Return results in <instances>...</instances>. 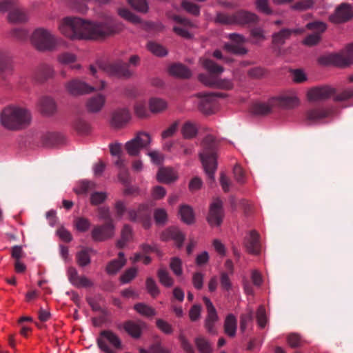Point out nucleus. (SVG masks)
Returning <instances> with one entry per match:
<instances>
[{
  "instance_id": "50",
  "label": "nucleus",
  "mask_w": 353,
  "mask_h": 353,
  "mask_svg": "<svg viewBox=\"0 0 353 353\" xmlns=\"http://www.w3.org/2000/svg\"><path fill=\"white\" fill-rule=\"evenodd\" d=\"M134 109L136 116L139 118L143 119L149 116L147 105L143 101H137L134 105Z\"/></svg>"
},
{
  "instance_id": "6",
  "label": "nucleus",
  "mask_w": 353,
  "mask_h": 353,
  "mask_svg": "<svg viewBox=\"0 0 353 353\" xmlns=\"http://www.w3.org/2000/svg\"><path fill=\"white\" fill-rule=\"evenodd\" d=\"M200 98L199 109L205 114H210L215 112L217 108V99L225 98L226 94L223 92H200L197 94Z\"/></svg>"
},
{
  "instance_id": "22",
  "label": "nucleus",
  "mask_w": 353,
  "mask_h": 353,
  "mask_svg": "<svg viewBox=\"0 0 353 353\" xmlns=\"http://www.w3.org/2000/svg\"><path fill=\"white\" fill-rule=\"evenodd\" d=\"M332 112L330 108L316 107L308 110L305 113V118L310 123H316L323 119L329 117Z\"/></svg>"
},
{
  "instance_id": "31",
  "label": "nucleus",
  "mask_w": 353,
  "mask_h": 353,
  "mask_svg": "<svg viewBox=\"0 0 353 353\" xmlns=\"http://www.w3.org/2000/svg\"><path fill=\"white\" fill-rule=\"evenodd\" d=\"M41 112L47 116L53 114L57 110V105L54 101L48 97H45L40 100Z\"/></svg>"
},
{
  "instance_id": "5",
  "label": "nucleus",
  "mask_w": 353,
  "mask_h": 353,
  "mask_svg": "<svg viewBox=\"0 0 353 353\" xmlns=\"http://www.w3.org/2000/svg\"><path fill=\"white\" fill-rule=\"evenodd\" d=\"M321 65H333L339 67H347L353 63V43L347 46L343 53H332L321 56L318 59Z\"/></svg>"
},
{
  "instance_id": "34",
  "label": "nucleus",
  "mask_w": 353,
  "mask_h": 353,
  "mask_svg": "<svg viewBox=\"0 0 353 353\" xmlns=\"http://www.w3.org/2000/svg\"><path fill=\"white\" fill-rule=\"evenodd\" d=\"M53 75L54 70L52 67L46 64H43L38 68L35 72L34 77L37 81L41 82L52 77Z\"/></svg>"
},
{
  "instance_id": "44",
  "label": "nucleus",
  "mask_w": 353,
  "mask_h": 353,
  "mask_svg": "<svg viewBox=\"0 0 353 353\" xmlns=\"http://www.w3.org/2000/svg\"><path fill=\"white\" fill-rule=\"evenodd\" d=\"M8 19L13 23H23L26 21L27 17L21 10L14 8L10 11Z\"/></svg>"
},
{
  "instance_id": "1",
  "label": "nucleus",
  "mask_w": 353,
  "mask_h": 353,
  "mask_svg": "<svg viewBox=\"0 0 353 353\" xmlns=\"http://www.w3.org/2000/svg\"><path fill=\"white\" fill-rule=\"evenodd\" d=\"M122 28V24L110 16L96 22L67 17L62 19L59 26L60 32L73 40H101L119 33Z\"/></svg>"
},
{
  "instance_id": "35",
  "label": "nucleus",
  "mask_w": 353,
  "mask_h": 353,
  "mask_svg": "<svg viewBox=\"0 0 353 353\" xmlns=\"http://www.w3.org/2000/svg\"><path fill=\"white\" fill-rule=\"evenodd\" d=\"M194 343L199 353H213L212 344L205 337L203 336L196 337Z\"/></svg>"
},
{
  "instance_id": "32",
  "label": "nucleus",
  "mask_w": 353,
  "mask_h": 353,
  "mask_svg": "<svg viewBox=\"0 0 353 353\" xmlns=\"http://www.w3.org/2000/svg\"><path fill=\"white\" fill-rule=\"evenodd\" d=\"M12 71L10 59L3 54H0V80H4Z\"/></svg>"
},
{
  "instance_id": "60",
  "label": "nucleus",
  "mask_w": 353,
  "mask_h": 353,
  "mask_svg": "<svg viewBox=\"0 0 353 353\" xmlns=\"http://www.w3.org/2000/svg\"><path fill=\"white\" fill-rule=\"evenodd\" d=\"M256 320L261 328L265 327L267 323V316L264 306L260 305L256 312Z\"/></svg>"
},
{
  "instance_id": "25",
  "label": "nucleus",
  "mask_w": 353,
  "mask_h": 353,
  "mask_svg": "<svg viewBox=\"0 0 353 353\" xmlns=\"http://www.w3.org/2000/svg\"><path fill=\"white\" fill-rule=\"evenodd\" d=\"M157 180L163 183H170L175 181L177 174L173 168L169 167H161L159 169L157 174Z\"/></svg>"
},
{
  "instance_id": "51",
  "label": "nucleus",
  "mask_w": 353,
  "mask_h": 353,
  "mask_svg": "<svg viewBox=\"0 0 353 353\" xmlns=\"http://www.w3.org/2000/svg\"><path fill=\"white\" fill-rule=\"evenodd\" d=\"M255 6L257 10L266 15L272 14L273 11L270 7L268 0H256Z\"/></svg>"
},
{
  "instance_id": "15",
  "label": "nucleus",
  "mask_w": 353,
  "mask_h": 353,
  "mask_svg": "<svg viewBox=\"0 0 353 353\" xmlns=\"http://www.w3.org/2000/svg\"><path fill=\"white\" fill-rule=\"evenodd\" d=\"M203 301L207 309V315L204 321V327L207 332L211 334L217 333L215 324L219 321V316L216 310L211 301L206 296L203 298Z\"/></svg>"
},
{
  "instance_id": "10",
  "label": "nucleus",
  "mask_w": 353,
  "mask_h": 353,
  "mask_svg": "<svg viewBox=\"0 0 353 353\" xmlns=\"http://www.w3.org/2000/svg\"><path fill=\"white\" fill-rule=\"evenodd\" d=\"M105 86V83L103 81H100L99 85H96L93 87L77 79H72L65 85L67 92L74 96L87 94L94 90H102Z\"/></svg>"
},
{
  "instance_id": "42",
  "label": "nucleus",
  "mask_w": 353,
  "mask_h": 353,
  "mask_svg": "<svg viewBox=\"0 0 353 353\" xmlns=\"http://www.w3.org/2000/svg\"><path fill=\"white\" fill-rule=\"evenodd\" d=\"M132 238V228L129 225H125L121 231V238L117 242V247L123 248Z\"/></svg>"
},
{
  "instance_id": "43",
  "label": "nucleus",
  "mask_w": 353,
  "mask_h": 353,
  "mask_svg": "<svg viewBox=\"0 0 353 353\" xmlns=\"http://www.w3.org/2000/svg\"><path fill=\"white\" fill-rule=\"evenodd\" d=\"M181 133L185 139H192L197 134V128L194 123L187 121L182 126Z\"/></svg>"
},
{
  "instance_id": "13",
  "label": "nucleus",
  "mask_w": 353,
  "mask_h": 353,
  "mask_svg": "<svg viewBox=\"0 0 353 353\" xmlns=\"http://www.w3.org/2000/svg\"><path fill=\"white\" fill-rule=\"evenodd\" d=\"M336 89L325 85L310 88L307 92V98L310 102L324 101L336 94Z\"/></svg>"
},
{
  "instance_id": "18",
  "label": "nucleus",
  "mask_w": 353,
  "mask_h": 353,
  "mask_svg": "<svg viewBox=\"0 0 353 353\" xmlns=\"http://www.w3.org/2000/svg\"><path fill=\"white\" fill-rule=\"evenodd\" d=\"M232 43H225L224 48L229 52L237 55H243L248 52V50L242 46L245 40L242 35L232 33L229 35Z\"/></svg>"
},
{
  "instance_id": "45",
  "label": "nucleus",
  "mask_w": 353,
  "mask_h": 353,
  "mask_svg": "<svg viewBox=\"0 0 353 353\" xmlns=\"http://www.w3.org/2000/svg\"><path fill=\"white\" fill-rule=\"evenodd\" d=\"M134 309L138 313L145 316L150 317L156 314V311L154 308L143 303L135 304Z\"/></svg>"
},
{
  "instance_id": "63",
  "label": "nucleus",
  "mask_w": 353,
  "mask_h": 353,
  "mask_svg": "<svg viewBox=\"0 0 353 353\" xmlns=\"http://www.w3.org/2000/svg\"><path fill=\"white\" fill-rule=\"evenodd\" d=\"M154 217L157 224H165L167 221L168 214L163 208H157L154 212Z\"/></svg>"
},
{
  "instance_id": "8",
  "label": "nucleus",
  "mask_w": 353,
  "mask_h": 353,
  "mask_svg": "<svg viewBox=\"0 0 353 353\" xmlns=\"http://www.w3.org/2000/svg\"><path fill=\"white\" fill-rule=\"evenodd\" d=\"M150 142L151 137L148 133L139 132L132 139L125 143V148L129 155L135 157L139 155L142 148H147Z\"/></svg>"
},
{
  "instance_id": "40",
  "label": "nucleus",
  "mask_w": 353,
  "mask_h": 353,
  "mask_svg": "<svg viewBox=\"0 0 353 353\" xmlns=\"http://www.w3.org/2000/svg\"><path fill=\"white\" fill-rule=\"evenodd\" d=\"M214 21L221 25H235L234 13L229 14L219 12L216 13Z\"/></svg>"
},
{
  "instance_id": "59",
  "label": "nucleus",
  "mask_w": 353,
  "mask_h": 353,
  "mask_svg": "<svg viewBox=\"0 0 353 353\" xmlns=\"http://www.w3.org/2000/svg\"><path fill=\"white\" fill-rule=\"evenodd\" d=\"M129 4L139 12H146L148 3L145 0H128Z\"/></svg>"
},
{
  "instance_id": "9",
  "label": "nucleus",
  "mask_w": 353,
  "mask_h": 353,
  "mask_svg": "<svg viewBox=\"0 0 353 353\" xmlns=\"http://www.w3.org/2000/svg\"><path fill=\"white\" fill-rule=\"evenodd\" d=\"M305 32V28H282L279 32H274L272 36V48L276 54L281 53V46L285 44L286 40L289 39L292 34L299 35Z\"/></svg>"
},
{
  "instance_id": "41",
  "label": "nucleus",
  "mask_w": 353,
  "mask_h": 353,
  "mask_svg": "<svg viewBox=\"0 0 353 353\" xmlns=\"http://www.w3.org/2000/svg\"><path fill=\"white\" fill-rule=\"evenodd\" d=\"M314 6V0H299L290 6L292 10L303 12L312 8Z\"/></svg>"
},
{
  "instance_id": "49",
  "label": "nucleus",
  "mask_w": 353,
  "mask_h": 353,
  "mask_svg": "<svg viewBox=\"0 0 353 353\" xmlns=\"http://www.w3.org/2000/svg\"><path fill=\"white\" fill-rule=\"evenodd\" d=\"M334 101L336 102L345 101L353 97V88H347L334 94Z\"/></svg>"
},
{
  "instance_id": "11",
  "label": "nucleus",
  "mask_w": 353,
  "mask_h": 353,
  "mask_svg": "<svg viewBox=\"0 0 353 353\" xmlns=\"http://www.w3.org/2000/svg\"><path fill=\"white\" fill-rule=\"evenodd\" d=\"M100 68L110 76L119 78H130L132 73L128 68V65L121 60L114 62L103 63Z\"/></svg>"
},
{
  "instance_id": "30",
  "label": "nucleus",
  "mask_w": 353,
  "mask_h": 353,
  "mask_svg": "<svg viewBox=\"0 0 353 353\" xmlns=\"http://www.w3.org/2000/svg\"><path fill=\"white\" fill-rule=\"evenodd\" d=\"M170 73L175 77L183 79H188L191 77L190 70L181 63H174L169 68Z\"/></svg>"
},
{
  "instance_id": "28",
  "label": "nucleus",
  "mask_w": 353,
  "mask_h": 353,
  "mask_svg": "<svg viewBox=\"0 0 353 353\" xmlns=\"http://www.w3.org/2000/svg\"><path fill=\"white\" fill-rule=\"evenodd\" d=\"M237 328L236 318L232 314H228L224 321V333L229 337L233 338L236 336Z\"/></svg>"
},
{
  "instance_id": "54",
  "label": "nucleus",
  "mask_w": 353,
  "mask_h": 353,
  "mask_svg": "<svg viewBox=\"0 0 353 353\" xmlns=\"http://www.w3.org/2000/svg\"><path fill=\"white\" fill-rule=\"evenodd\" d=\"M181 6L185 10L194 16H199L200 14V7L191 1H183Z\"/></svg>"
},
{
  "instance_id": "56",
  "label": "nucleus",
  "mask_w": 353,
  "mask_h": 353,
  "mask_svg": "<svg viewBox=\"0 0 353 353\" xmlns=\"http://www.w3.org/2000/svg\"><path fill=\"white\" fill-rule=\"evenodd\" d=\"M95 187V183L90 181H82L75 190L77 194H85Z\"/></svg>"
},
{
  "instance_id": "21",
  "label": "nucleus",
  "mask_w": 353,
  "mask_h": 353,
  "mask_svg": "<svg viewBox=\"0 0 353 353\" xmlns=\"http://www.w3.org/2000/svg\"><path fill=\"white\" fill-rule=\"evenodd\" d=\"M235 25L245 26L256 24L259 20V17L250 11L245 10H239L234 12Z\"/></svg>"
},
{
  "instance_id": "39",
  "label": "nucleus",
  "mask_w": 353,
  "mask_h": 353,
  "mask_svg": "<svg viewBox=\"0 0 353 353\" xmlns=\"http://www.w3.org/2000/svg\"><path fill=\"white\" fill-rule=\"evenodd\" d=\"M159 282L165 287L170 288L174 285V279L170 276L165 268H161L157 271Z\"/></svg>"
},
{
  "instance_id": "29",
  "label": "nucleus",
  "mask_w": 353,
  "mask_h": 353,
  "mask_svg": "<svg viewBox=\"0 0 353 353\" xmlns=\"http://www.w3.org/2000/svg\"><path fill=\"white\" fill-rule=\"evenodd\" d=\"M105 101V97L101 94L90 98L87 101L88 111L91 112L100 111L104 105Z\"/></svg>"
},
{
  "instance_id": "3",
  "label": "nucleus",
  "mask_w": 353,
  "mask_h": 353,
  "mask_svg": "<svg viewBox=\"0 0 353 353\" xmlns=\"http://www.w3.org/2000/svg\"><path fill=\"white\" fill-rule=\"evenodd\" d=\"M30 111L24 108L9 106L1 114V123L9 130H19L28 126L31 121Z\"/></svg>"
},
{
  "instance_id": "2",
  "label": "nucleus",
  "mask_w": 353,
  "mask_h": 353,
  "mask_svg": "<svg viewBox=\"0 0 353 353\" xmlns=\"http://www.w3.org/2000/svg\"><path fill=\"white\" fill-rule=\"evenodd\" d=\"M217 147L216 139L211 134L207 135L202 141V151L199 153L204 170L211 182L214 181L217 168Z\"/></svg>"
},
{
  "instance_id": "16",
  "label": "nucleus",
  "mask_w": 353,
  "mask_h": 353,
  "mask_svg": "<svg viewBox=\"0 0 353 353\" xmlns=\"http://www.w3.org/2000/svg\"><path fill=\"white\" fill-rule=\"evenodd\" d=\"M353 17V8L348 3H342L339 5L329 19L334 23H345Z\"/></svg>"
},
{
  "instance_id": "58",
  "label": "nucleus",
  "mask_w": 353,
  "mask_h": 353,
  "mask_svg": "<svg viewBox=\"0 0 353 353\" xmlns=\"http://www.w3.org/2000/svg\"><path fill=\"white\" fill-rule=\"evenodd\" d=\"M321 41V37L319 36V34L312 33L305 37L303 40V44L306 46L312 47L318 45Z\"/></svg>"
},
{
  "instance_id": "27",
  "label": "nucleus",
  "mask_w": 353,
  "mask_h": 353,
  "mask_svg": "<svg viewBox=\"0 0 353 353\" xmlns=\"http://www.w3.org/2000/svg\"><path fill=\"white\" fill-rule=\"evenodd\" d=\"M126 263L124 253L120 252L118 254V258L111 261L106 267V271L110 274H114L120 270Z\"/></svg>"
},
{
  "instance_id": "23",
  "label": "nucleus",
  "mask_w": 353,
  "mask_h": 353,
  "mask_svg": "<svg viewBox=\"0 0 353 353\" xmlns=\"http://www.w3.org/2000/svg\"><path fill=\"white\" fill-rule=\"evenodd\" d=\"M131 119L128 110L120 108L114 110L112 115L111 124L116 128H123Z\"/></svg>"
},
{
  "instance_id": "38",
  "label": "nucleus",
  "mask_w": 353,
  "mask_h": 353,
  "mask_svg": "<svg viewBox=\"0 0 353 353\" xmlns=\"http://www.w3.org/2000/svg\"><path fill=\"white\" fill-rule=\"evenodd\" d=\"M327 28V26L325 23L320 21H314L307 23L304 28L305 30L307 29L313 31V33L319 34V36L322 37V34L325 32Z\"/></svg>"
},
{
  "instance_id": "46",
  "label": "nucleus",
  "mask_w": 353,
  "mask_h": 353,
  "mask_svg": "<svg viewBox=\"0 0 353 353\" xmlns=\"http://www.w3.org/2000/svg\"><path fill=\"white\" fill-rule=\"evenodd\" d=\"M147 48L149 51L156 56L163 57L168 53L163 46L154 41H149L147 44Z\"/></svg>"
},
{
  "instance_id": "14",
  "label": "nucleus",
  "mask_w": 353,
  "mask_h": 353,
  "mask_svg": "<svg viewBox=\"0 0 353 353\" xmlns=\"http://www.w3.org/2000/svg\"><path fill=\"white\" fill-rule=\"evenodd\" d=\"M115 225L114 223H104L96 225L91 231L92 239L95 242H103L113 237Z\"/></svg>"
},
{
  "instance_id": "37",
  "label": "nucleus",
  "mask_w": 353,
  "mask_h": 353,
  "mask_svg": "<svg viewBox=\"0 0 353 353\" xmlns=\"http://www.w3.org/2000/svg\"><path fill=\"white\" fill-rule=\"evenodd\" d=\"M150 110L152 113H159L167 108V103L160 98H152L149 101Z\"/></svg>"
},
{
  "instance_id": "47",
  "label": "nucleus",
  "mask_w": 353,
  "mask_h": 353,
  "mask_svg": "<svg viewBox=\"0 0 353 353\" xmlns=\"http://www.w3.org/2000/svg\"><path fill=\"white\" fill-rule=\"evenodd\" d=\"M145 287L148 292L153 297H157L160 294L159 288L152 277H148L145 281Z\"/></svg>"
},
{
  "instance_id": "52",
  "label": "nucleus",
  "mask_w": 353,
  "mask_h": 353,
  "mask_svg": "<svg viewBox=\"0 0 353 353\" xmlns=\"http://www.w3.org/2000/svg\"><path fill=\"white\" fill-rule=\"evenodd\" d=\"M74 128L81 134L88 132L90 130L89 124L83 119L77 118L75 119L73 123Z\"/></svg>"
},
{
  "instance_id": "64",
  "label": "nucleus",
  "mask_w": 353,
  "mask_h": 353,
  "mask_svg": "<svg viewBox=\"0 0 353 353\" xmlns=\"http://www.w3.org/2000/svg\"><path fill=\"white\" fill-rule=\"evenodd\" d=\"M137 270L136 268H130L125 271L121 276L120 280L123 283L130 282L137 275Z\"/></svg>"
},
{
  "instance_id": "26",
  "label": "nucleus",
  "mask_w": 353,
  "mask_h": 353,
  "mask_svg": "<svg viewBox=\"0 0 353 353\" xmlns=\"http://www.w3.org/2000/svg\"><path fill=\"white\" fill-rule=\"evenodd\" d=\"M144 323L142 322H134L133 321H127L123 323V329L132 337L138 339L141 336L142 328Z\"/></svg>"
},
{
  "instance_id": "36",
  "label": "nucleus",
  "mask_w": 353,
  "mask_h": 353,
  "mask_svg": "<svg viewBox=\"0 0 353 353\" xmlns=\"http://www.w3.org/2000/svg\"><path fill=\"white\" fill-rule=\"evenodd\" d=\"M179 213L183 222L188 225L194 223V215L192 208L188 205H183L180 207Z\"/></svg>"
},
{
  "instance_id": "4",
  "label": "nucleus",
  "mask_w": 353,
  "mask_h": 353,
  "mask_svg": "<svg viewBox=\"0 0 353 353\" xmlns=\"http://www.w3.org/2000/svg\"><path fill=\"white\" fill-rule=\"evenodd\" d=\"M200 62L203 67L210 72V74H200L199 81L204 85L209 87H216L230 90L232 88V83L228 80H219L216 75H219L223 71V68L217 65L212 60L209 59H201Z\"/></svg>"
},
{
  "instance_id": "7",
  "label": "nucleus",
  "mask_w": 353,
  "mask_h": 353,
  "mask_svg": "<svg viewBox=\"0 0 353 353\" xmlns=\"http://www.w3.org/2000/svg\"><path fill=\"white\" fill-rule=\"evenodd\" d=\"M32 43L39 50H52L56 44L54 37L47 30L36 29L32 34Z\"/></svg>"
},
{
  "instance_id": "20",
  "label": "nucleus",
  "mask_w": 353,
  "mask_h": 353,
  "mask_svg": "<svg viewBox=\"0 0 353 353\" xmlns=\"http://www.w3.org/2000/svg\"><path fill=\"white\" fill-rule=\"evenodd\" d=\"M272 105L285 109H292L299 105V100L294 95H282L270 99Z\"/></svg>"
},
{
  "instance_id": "19",
  "label": "nucleus",
  "mask_w": 353,
  "mask_h": 353,
  "mask_svg": "<svg viewBox=\"0 0 353 353\" xmlns=\"http://www.w3.org/2000/svg\"><path fill=\"white\" fill-rule=\"evenodd\" d=\"M223 203L220 199L215 200L210 205L208 221L212 226H219L223 221Z\"/></svg>"
},
{
  "instance_id": "62",
  "label": "nucleus",
  "mask_w": 353,
  "mask_h": 353,
  "mask_svg": "<svg viewBox=\"0 0 353 353\" xmlns=\"http://www.w3.org/2000/svg\"><path fill=\"white\" fill-rule=\"evenodd\" d=\"M289 345L292 347L296 348L303 345V341L301 336L297 334H290L287 338Z\"/></svg>"
},
{
  "instance_id": "61",
  "label": "nucleus",
  "mask_w": 353,
  "mask_h": 353,
  "mask_svg": "<svg viewBox=\"0 0 353 353\" xmlns=\"http://www.w3.org/2000/svg\"><path fill=\"white\" fill-rule=\"evenodd\" d=\"M77 261L79 265L84 267L90 263V257L86 250H81L77 254Z\"/></svg>"
},
{
  "instance_id": "55",
  "label": "nucleus",
  "mask_w": 353,
  "mask_h": 353,
  "mask_svg": "<svg viewBox=\"0 0 353 353\" xmlns=\"http://www.w3.org/2000/svg\"><path fill=\"white\" fill-rule=\"evenodd\" d=\"M182 261L178 257H173L170 260V268L176 276H180L183 273Z\"/></svg>"
},
{
  "instance_id": "53",
  "label": "nucleus",
  "mask_w": 353,
  "mask_h": 353,
  "mask_svg": "<svg viewBox=\"0 0 353 353\" xmlns=\"http://www.w3.org/2000/svg\"><path fill=\"white\" fill-rule=\"evenodd\" d=\"M90 221L84 217L77 218L74 221V225L79 232H86L90 227Z\"/></svg>"
},
{
  "instance_id": "57",
  "label": "nucleus",
  "mask_w": 353,
  "mask_h": 353,
  "mask_svg": "<svg viewBox=\"0 0 353 353\" xmlns=\"http://www.w3.org/2000/svg\"><path fill=\"white\" fill-rule=\"evenodd\" d=\"M107 198V194L104 192H94L90 195V203L92 205H98L103 203Z\"/></svg>"
},
{
  "instance_id": "12",
  "label": "nucleus",
  "mask_w": 353,
  "mask_h": 353,
  "mask_svg": "<svg viewBox=\"0 0 353 353\" xmlns=\"http://www.w3.org/2000/svg\"><path fill=\"white\" fill-rule=\"evenodd\" d=\"M108 342L116 349H120L121 347V341L117 334L110 330H103L100 332V335L97 338V345L105 353H115V352L107 345Z\"/></svg>"
},
{
  "instance_id": "24",
  "label": "nucleus",
  "mask_w": 353,
  "mask_h": 353,
  "mask_svg": "<svg viewBox=\"0 0 353 353\" xmlns=\"http://www.w3.org/2000/svg\"><path fill=\"white\" fill-rule=\"evenodd\" d=\"M163 241L174 240L178 248H181L185 239V235L176 227H170L161 233Z\"/></svg>"
},
{
  "instance_id": "33",
  "label": "nucleus",
  "mask_w": 353,
  "mask_h": 353,
  "mask_svg": "<svg viewBox=\"0 0 353 353\" xmlns=\"http://www.w3.org/2000/svg\"><path fill=\"white\" fill-rule=\"evenodd\" d=\"M274 105H272L270 99L268 103H255L252 105L251 112L258 116H265L271 112Z\"/></svg>"
},
{
  "instance_id": "48",
  "label": "nucleus",
  "mask_w": 353,
  "mask_h": 353,
  "mask_svg": "<svg viewBox=\"0 0 353 353\" xmlns=\"http://www.w3.org/2000/svg\"><path fill=\"white\" fill-rule=\"evenodd\" d=\"M119 14L123 19L129 21L130 22L138 24L141 23V19L136 14L131 12L129 10L125 8H121L119 10Z\"/></svg>"
},
{
  "instance_id": "17",
  "label": "nucleus",
  "mask_w": 353,
  "mask_h": 353,
  "mask_svg": "<svg viewBox=\"0 0 353 353\" xmlns=\"http://www.w3.org/2000/svg\"><path fill=\"white\" fill-rule=\"evenodd\" d=\"M243 245L249 254L259 255L261 250L259 234L256 230L250 231L244 238Z\"/></svg>"
}]
</instances>
